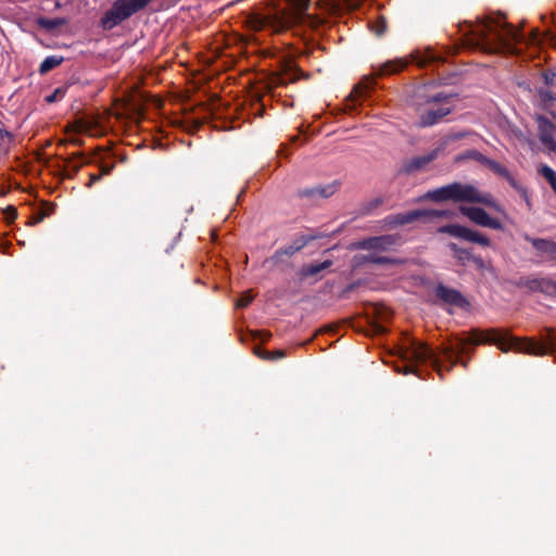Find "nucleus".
I'll return each instance as SVG.
<instances>
[{"label": "nucleus", "instance_id": "46", "mask_svg": "<svg viewBox=\"0 0 556 556\" xmlns=\"http://www.w3.org/2000/svg\"><path fill=\"white\" fill-rule=\"evenodd\" d=\"M356 287V283L353 282V283H350L349 286L345 287L344 289V292L348 293V292H351L354 290V288Z\"/></svg>", "mask_w": 556, "mask_h": 556}, {"label": "nucleus", "instance_id": "42", "mask_svg": "<svg viewBox=\"0 0 556 556\" xmlns=\"http://www.w3.org/2000/svg\"><path fill=\"white\" fill-rule=\"evenodd\" d=\"M254 337L261 339L262 341L269 340L271 333L268 331L257 330L254 332Z\"/></svg>", "mask_w": 556, "mask_h": 556}, {"label": "nucleus", "instance_id": "38", "mask_svg": "<svg viewBox=\"0 0 556 556\" xmlns=\"http://www.w3.org/2000/svg\"><path fill=\"white\" fill-rule=\"evenodd\" d=\"M3 215L5 220L10 224L17 217V210L14 206L9 205L3 210Z\"/></svg>", "mask_w": 556, "mask_h": 556}, {"label": "nucleus", "instance_id": "41", "mask_svg": "<svg viewBox=\"0 0 556 556\" xmlns=\"http://www.w3.org/2000/svg\"><path fill=\"white\" fill-rule=\"evenodd\" d=\"M114 166L115 165L113 163L112 164H105V163L100 164V175L104 176V175L111 174Z\"/></svg>", "mask_w": 556, "mask_h": 556}, {"label": "nucleus", "instance_id": "35", "mask_svg": "<svg viewBox=\"0 0 556 556\" xmlns=\"http://www.w3.org/2000/svg\"><path fill=\"white\" fill-rule=\"evenodd\" d=\"M519 194L520 197L525 200L527 206L529 210H531L532 207V204H531V199H530V195H529V192L528 190L522 187L517 180L515 181V186H511Z\"/></svg>", "mask_w": 556, "mask_h": 556}, {"label": "nucleus", "instance_id": "44", "mask_svg": "<svg viewBox=\"0 0 556 556\" xmlns=\"http://www.w3.org/2000/svg\"><path fill=\"white\" fill-rule=\"evenodd\" d=\"M45 218V214L43 213H39L35 216L31 217V219L29 220V225H36L38 223H41Z\"/></svg>", "mask_w": 556, "mask_h": 556}, {"label": "nucleus", "instance_id": "49", "mask_svg": "<svg viewBox=\"0 0 556 556\" xmlns=\"http://www.w3.org/2000/svg\"><path fill=\"white\" fill-rule=\"evenodd\" d=\"M545 79H546V83H549V80H552V77H548L547 75H545Z\"/></svg>", "mask_w": 556, "mask_h": 556}, {"label": "nucleus", "instance_id": "13", "mask_svg": "<svg viewBox=\"0 0 556 556\" xmlns=\"http://www.w3.org/2000/svg\"><path fill=\"white\" fill-rule=\"evenodd\" d=\"M434 294L440 301L448 305L459 308H465L469 305L467 299L458 290L448 288L443 283H439L435 287Z\"/></svg>", "mask_w": 556, "mask_h": 556}, {"label": "nucleus", "instance_id": "5", "mask_svg": "<svg viewBox=\"0 0 556 556\" xmlns=\"http://www.w3.org/2000/svg\"><path fill=\"white\" fill-rule=\"evenodd\" d=\"M426 198L434 202L454 201L481 203L494 208L497 212H503V207L496 201H494L490 193H481L472 185L453 182L428 191Z\"/></svg>", "mask_w": 556, "mask_h": 556}, {"label": "nucleus", "instance_id": "23", "mask_svg": "<svg viewBox=\"0 0 556 556\" xmlns=\"http://www.w3.org/2000/svg\"><path fill=\"white\" fill-rule=\"evenodd\" d=\"M446 247L458 265L466 266L469 263L473 253L471 248H464L455 242H448Z\"/></svg>", "mask_w": 556, "mask_h": 556}, {"label": "nucleus", "instance_id": "24", "mask_svg": "<svg viewBox=\"0 0 556 556\" xmlns=\"http://www.w3.org/2000/svg\"><path fill=\"white\" fill-rule=\"evenodd\" d=\"M331 260H326L318 264H309V265H303L299 270V277L301 280H304L308 277H316L321 271L330 268L332 266Z\"/></svg>", "mask_w": 556, "mask_h": 556}, {"label": "nucleus", "instance_id": "11", "mask_svg": "<svg viewBox=\"0 0 556 556\" xmlns=\"http://www.w3.org/2000/svg\"><path fill=\"white\" fill-rule=\"evenodd\" d=\"M339 188V182L333 181L328 185H317L309 188L299 189L296 195L301 199H306L314 203L319 199H328L333 195Z\"/></svg>", "mask_w": 556, "mask_h": 556}, {"label": "nucleus", "instance_id": "20", "mask_svg": "<svg viewBox=\"0 0 556 556\" xmlns=\"http://www.w3.org/2000/svg\"><path fill=\"white\" fill-rule=\"evenodd\" d=\"M439 153L440 148H435L425 155L415 156L404 164L403 170L407 174L417 172L434 161L439 156Z\"/></svg>", "mask_w": 556, "mask_h": 556}, {"label": "nucleus", "instance_id": "34", "mask_svg": "<svg viewBox=\"0 0 556 556\" xmlns=\"http://www.w3.org/2000/svg\"><path fill=\"white\" fill-rule=\"evenodd\" d=\"M467 136L466 132H452V134H448L444 139L443 141L440 143V146L438 148H440V152L452 141H457V140H460L463 138H465Z\"/></svg>", "mask_w": 556, "mask_h": 556}, {"label": "nucleus", "instance_id": "18", "mask_svg": "<svg viewBox=\"0 0 556 556\" xmlns=\"http://www.w3.org/2000/svg\"><path fill=\"white\" fill-rule=\"evenodd\" d=\"M412 61L419 67L432 66L435 67V70H439L440 64L445 63V59L432 49L412 53Z\"/></svg>", "mask_w": 556, "mask_h": 556}, {"label": "nucleus", "instance_id": "33", "mask_svg": "<svg viewBox=\"0 0 556 556\" xmlns=\"http://www.w3.org/2000/svg\"><path fill=\"white\" fill-rule=\"evenodd\" d=\"M459 159H472L481 164H485V162L488 161V156H485L484 154H482L481 152L477 151V150H468L464 155H462Z\"/></svg>", "mask_w": 556, "mask_h": 556}, {"label": "nucleus", "instance_id": "45", "mask_svg": "<svg viewBox=\"0 0 556 556\" xmlns=\"http://www.w3.org/2000/svg\"><path fill=\"white\" fill-rule=\"evenodd\" d=\"M70 143L74 144V146H81L83 144V140L79 139V138H72L68 140Z\"/></svg>", "mask_w": 556, "mask_h": 556}, {"label": "nucleus", "instance_id": "4", "mask_svg": "<svg viewBox=\"0 0 556 556\" xmlns=\"http://www.w3.org/2000/svg\"><path fill=\"white\" fill-rule=\"evenodd\" d=\"M455 94L447 92H435L424 94L416 93V106L419 113L418 126L422 128L439 124L445 116L454 111L452 100Z\"/></svg>", "mask_w": 556, "mask_h": 556}, {"label": "nucleus", "instance_id": "48", "mask_svg": "<svg viewBox=\"0 0 556 556\" xmlns=\"http://www.w3.org/2000/svg\"><path fill=\"white\" fill-rule=\"evenodd\" d=\"M545 79H546V83H549V80H552V77H548L547 75H545Z\"/></svg>", "mask_w": 556, "mask_h": 556}, {"label": "nucleus", "instance_id": "10", "mask_svg": "<svg viewBox=\"0 0 556 556\" xmlns=\"http://www.w3.org/2000/svg\"><path fill=\"white\" fill-rule=\"evenodd\" d=\"M460 213L468 217L472 223L481 227H488L494 230H503L501 220L491 217L488 212L478 206H460Z\"/></svg>", "mask_w": 556, "mask_h": 556}, {"label": "nucleus", "instance_id": "19", "mask_svg": "<svg viewBox=\"0 0 556 556\" xmlns=\"http://www.w3.org/2000/svg\"><path fill=\"white\" fill-rule=\"evenodd\" d=\"M516 286L520 289H528L529 291H532V292H549L551 291V279L520 277L516 281Z\"/></svg>", "mask_w": 556, "mask_h": 556}, {"label": "nucleus", "instance_id": "30", "mask_svg": "<svg viewBox=\"0 0 556 556\" xmlns=\"http://www.w3.org/2000/svg\"><path fill=\"white\" fill-rule=\"evenodd\" d=\"M539 173L548 181L552 189L556 192V172L548 165H541Z\"/></svg>", "mask_w": 556, "mask_h": 556}, {"label": "nucleus", "instance_id": "9", "mask_svg": "<svg viewBox=\"0 0 556 556\" xmlns=\"http://www.w3.org/2000/svg\"><path fill=\"white\" fill-rule=\"evenodd\" d=\"M438 232L447 233L456 239L470 243H476L483 248H490L492 245V240L488 236L478 230H473L469 227L459 224L443 225L438 228Z\"/></svg>", "mask_w": 556, "mask_h": 556}, {"label": "nucleus", "instance_id": "14", "mask_svg": "<svg viewBox=\"0 0 556 556\" xmlns=\"http://www.w3.org/2000/svg\"><path fill=\"white\" fill-rule=\"evenodd\" d=\"M523 240L531 243L541 256H545L546 261L556 263V241L545 238H534L529 233L522 235Z\"/></svg>", "mask_w": 556, "mask_h": 556}, {"label": "nucleus", "instance_id": "40", "mask_svg": "<svg viewBox=\"0 0 556 556\" xmlns=\"http://www.w3.org/2000/svg\"><path fill=\"white\" fill-rule=\"evenodd\" d=\"M63 94H64V92L61 89H56L52 94H50L46 98V101L49 103H52V102L59 100L60 98H62Z\"/></svg>", "mask_w": 556, "mask_h": 556}, {"label": "nucleus", "instance_id": "37", "mask_svg": "<svg viewBox=\"0 0 556 556\" xmlns=\"http://www.w3.org/2000/svg\"><path fill=\"white\" fill-rule=\"evenodd\" d=\"M254 296L250 292H244L238 300H237V307L238 308H244L251 304Z\"/></svg>", "mask_w": 556, "mask_h": 556}, {"label": "nucleus", "instance_id": "16", "mask_svg": "<svg viewBox=\"0 0 556 556\" xmlns=\"http://www.w3.org/2000/svg\"><path fill=\"white\" fill-rule=\"evenodd\" d=\"M392 316L389 308L379 305H372L371 312L368 313L369 325L375 334H383L387 332V328L382 323L388 321Z\"/></svg>", "mask_w": 556, "mask_h": 556}, {"label": "nucleus", "instance_id": "47", "mask_svg": "<svg viewBox=\"0 0 556 556\" xmlns=\"http://www.w3.org/2000/svg\"><path fill=\"white\" fill-rule=\"evenodd\" d=\"M551 291L556 292V281L551 280Z\"/></svg>", "mask_w": 556, "mask_h": 556}, {"label": "nucleus", "instance_id": "15", "mask_svg": "<svg viewBox=\"0 0 556 556\" xmlns=\"http://www.w3.org/2000/svg\"><path fill=\"white\" fill-rule=\"evenodd\" d=\"M399 241L396 235H383L379 237H370L357 242L356 248L361 250L387 251L395 245Z\"/></svg>", "mask_w": 556, "mask_h": 556}, {"label": "nucleus", "instance_id": "2", "mask_svg": "<svg viewBox=\"0 0 556 556\" xmlns=\"http://www.w3.org/2000/svg\"><path fill=\"white\" fill-rule=\"evenodd\" d=\"M462 31L468 48L490 54L513 53L514 43L525 40L523 34L507 23L502 14L478 18L476 23L466 24Z\"/></svg>", "mask_w": 556, "mask_h": 556}, {"label": "nucleus", "instance_id": "7", "mask_svg": "<svg viewBox=\"0 0 556 556\" xmlns=\"http://www.w3.org/2000/svg\"><path fill=\"white\" fill-rule=\"evenodd\" d=\"M152 0H116L100 18V26L111 30L137 12L143 10Z\"/></svg>", "mask_w": 556, "mask_h": 556}, {"label": "nucleus", "instance_id": "39", "mask_svg": "<svg viewBox=\"0 0 556 556\" xmlns=\"http://www.w3.org/2000/svg\"><path fill=\"white\" fill-rule=\"evenodd\" d=\"M12 135L9 131L0 128V148H5L10 143Z\"/></svg>", "mask_w": 556, "mask_h": 556}, {"label": "nucleus", "instance_id": "27", "mask_svg": "<svg viewBox=\"0 0 556 556\" xmlns=\"http://www.w3.org/2000/svg\"><path fill=\"white\" fill-rule=\"evenodd\" d=\"M375 80L374 78H364L362 79L352 90L350 97L354 100H358L362 97L366 96L369 90L374 87Z\"/></svg>", "mask_w": 556, "mask_h": 556}, {"label": "nucleus", "instance_id": "12", "mask_svg": "<svg viewBox=\"0 0 556 556\" xmlns=\"http://www.w3.org/2000/svg\"><path fill=\"white\" fill-rule=\"evenodd\" d=\"M535 119L540 141L549 152L556 153V141L554 139L556 126L543 115H538Z\"/></svg>", "mask_w": 556, "mask_h": 556}, {"label": "nucleus", "instance_id": "28", "mask_svg": "<svg viewBox=\"0 0 556 556\" xmlns=\"http://www.w3.org/2000/svg\"><path fill=\"white\" fill-rule=\"evenodd\" d=\"M64 61L63 56L60 55H50L47 56L41 64L39 65V73L41 75L49 73L50 71L54 70L59 65H61Z\"/></svg>", "mask_w": 556, "mask_h": 556}, {"label": "nucleus", "instance_id": "21", "mask_svg": "<svg viewBox=\"0 0 556 556\" xmlns=\"http://www.w3.org/2000/svg\"><path fill=\"white\" fill-rule=\"evenodd\" d=\"M85 154L83 152H76L70 156L63 159V165H60L61 174L64 178H74V176L80 170V164H74L75 160H84Z\"/></svg>", "mask_w": 556, "mask_h": 556}, {"label": "nucleus", "instance_id": "22", "mask_svg": "<svg viewBox=\"0 0 556 556\" xmlns=\"http://www.w3.org/2000/svg\"><path fill=\"white\" fill-rule=\"evenodd\" d=\"M408 62L405 59H395L384 62L375 68L377 76L392 75L403 71Z\"/></svg>", "mask_w": 556, "mask_h": 556}, {"label": "nucleus", "instance_id": "43", "mask_svg": "<svg viewBox=\"0 0 556 556\" xmlns=\"http://www.w3.org/2000/svg\"><path fill=\"white\" fill-rule=\"evenodd\" d=\"M101 178H102V176L100 175V173L99 174H90L87 187L90 188L92 185H94L96 182L100 181Z\"/></svg>", "mask_w": 556, "mask_h": 556}, {"label": "nucleus", "instance_id": "26", "mask_svg": "<svg viewBox=\"0 0 556 556\" xmlns=\"http://www.w3.org/2000/svg\"><path fill=\"white\" fill-rule=\"evenodd\" d=\"M36 23L41 29L52 33L65 25L66 20L63 17L47 18L41 16L37 18Z\"/></svg>", "mask_w": 556, "mask_h": 556}, {"label": "nucleus", "instance_id": "36", "mask_svg": "<svg viewBox=\"0 0 556 556\" xmlns=\"http://www.w3.org/2000/svg\"><path fill=\"white\" fill-rule=\"evenodd\" d=\"M469 263H472L475 267L481 273L489 269L488 263L480 255H476L472 253Z\"/></svg>", "mask_w": 556, "mask_h": 556}, {"label": "nucleus", "instance_id": "1", "mask_svg": "<svg viewBox=\"0 0 556 556\" xmlns=\"http://www.w3.org/2000/svg\"><path fill=\"white\" fill-rule=\"evenodd\" d=\"M541 340L534 338H506L498 329L479 330L473 329L469 334L456 336L454 342L445 346L442 351L443 356L450 363L448 370L453 368L464 354H470L472 346L492 343L496 344L503 352L515 349L518 352L532 356H545L556 352V332L554 328L544 327L541 331Z\"/></svg>", "mask_w": 556, "mask_h": 556}, {"label": "nucleus", "instance_id": "32", "mask_svg": "<svg viewBox=\"0 0 556 556\" xmlns=\"http://www.w3.org/2000/svg\"><path fill=\"white\" fill-rule=\"evenodd\" d=\"M365 263L379 264V265H390L395 264L396 261L394 258L388 256H379L375 254H369L364 257Z\"/></svg>", "mask_w": 556, "mask_h": 556}, {"label": "nucleus", "instance_id": "25", "mask_svg": "<svg viewBox=\"0 0 556 556\" xmlns=\"http://www.w3.org/2000/svg\"><path fill=\"white\" fill-rule=\"evenodd\" d=\"M484 165L494 174L506 179L510 186H515L516 179L505 166L490 157L488 159Z\"/></svg>", "mask_w": 556, "mask_h": 556}, {"label": "nucleus", "instance_id": "3", "mask_svg": "<svg viewBox=\"0 0 556 556\" xmlns=\"http://www.w3.org/2000/svg\"><path fill=\"white\" fill-rule=\"evenodd\" d=\"M287 8L277 10L273 14L252 12L248 15L245 24L254 31L269 29L274 33L285 31L301 23L306 17L311 0H286Z\"/></svg>", "mask_w": 556, "mask_h": 556}, {"label": "nucleus", "instance_id": "29", "mask_svg": "<svg viewBox=\"0 0 556 556\" xmlns=\"http://www.w3.org/2000/svg\"><path fill=\"white\" fill-rule=\"evenodd\" d=\"M254 353L260 358L265 359V361H277V359L283 358L286 356L285 350H276L274 352H269V351L262 349L261 346L254 348Z\"/></svg>", "mask_w": 556, "mask_h": 556}, {"label": "nucleus", "instance_id": "31", "mask_svg": "<svg viewBox=\"0 0 556 556\" xmlns=\"http://www.w3.org/2000/svg\"><path fill=\"white\" fill-rule=\"evenodd\" d=\"M370 29L376 36H383L387 31V20L383 16L377 17L370 23Z\"/></svg>", "mask_w": 556, "mask_h": 556}, {"label": "nucleus", "instance_id": "6", "mask_svg": "<svg viewBox=\"0 0 556 556\" xmlns=\"http://www.w3.org/2000/svg\"><path fill=\"white\" fill-rule=\"evenodd\" d=\"M402 358L404 361V365L402 367L396 366V370L404 375L416 374L417 365L427 362H430L435 366L439 372L441 371L439 356L437 353L427 344L416 340H409V345L403 351Z\"/></svg>", "mask_w": 556, "mask_h": 556}, {"label": "nucleus", "instance_id": "17", "mask_svg": "<svg viewBox=\"0 0 556 556\" xmlns=\"http://www.w3.org/2000/svg\"><path fill=\"white\" fill-rule=\"evenodd\" d=\"M319 235H306L301 236L295 239L290 245L280 248L275 251L273 255V260L275 262L280 261L282 256H293L295 253L300 252L304 247H306L311 241L320 238Z\"/></svg>", "mask_w": 556, "mask_h": 556}, {"label": "nucleus", "instance_id": "8", "mask_svg": "<svg viewBox=\"0 0 556 556\" xmlns=\"http://www.w3.org/2000/svg\"><path fill=\"white\" fill-rule=\"evenodd\" d=\"M453 212L447 210H413L404 213L389 215L384 218L386 225L394 228L412 224L416 220L431 222L435 218H450Z\"/></svg>", "mask_w": 556, "mask_h": 556}]
</instances>
